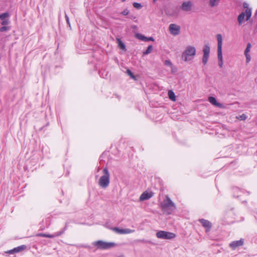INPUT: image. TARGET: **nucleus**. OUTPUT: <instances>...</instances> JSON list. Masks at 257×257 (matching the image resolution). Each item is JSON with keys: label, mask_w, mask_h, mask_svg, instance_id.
Masks as SVG:
<instances>
[{"label": "nucleus", "mask_w": 257, "mask_h": 257, "mask_svg": "<svg viewBox=\"0 0 257 257\" xmlns=\"http://www.w3.org/2000/svg\"><path fill=\"white\" fill-rule=\"evenodd\" d=\"M121 14L123 16H126L129 14V11L127 9H125L121 13Z\"/></svg>", "instance_id": "f704fd0d"}, {"label": "nucleus", "mask_w": 257, "mask_h": 257, "mask_svg": "<svg viewBox=\"0 0 257 257\" xmlns=\"http://www.w3.org/2000/svg\"><path fill=\"white\" fill-rule=\"evenodd\" d=\"M153 196V193L152 192H148L147 191L144 192L140 197V201L146 200L150 199Z\"/></svg>", "instance_id": "dca6fc26"}, {"label": "nucleus", "mask_w": 257, "mask_h": 257, "mask_svg": "<svg viewBox=\"0 0 257 257\" xmlns=\"http://www.w3.org/2000/svg\"><path fill=\"white\" fill-rule=\"evenodd\" d=\"M9 29V28L7 26H3L1 28H0V32H4L8 31Z\"/></svg>", "instance_id": "2f4dec72"}, {"label": "nucleus", "mask_w": 257, "mask_h": 257, "mask_svg": "<svg viewBox=\"0 0 257 257\" xmlns=\"http://www.w3.org/2000/svg\"><path fill=\"white\" fill-rule=\"evenodd\" d=\"M125 0H121L122 2H124Z\"/></svg>", "instance_id": "4c0bfd02"}, {"label": "nucleus", "mask_w": 257, "mask_h": 257, "mask_svg": "<svg viewBox=\"0 0 257 257\" xmlns=\"http://www.w3.org/2000/svg\"><path fill=\"white\" fill-rule=\"evenodd\" d=\"M243 7L246 8L245 11L246 13V21H248L251 16V9L248 8V5L247 3H243Z\"/></svg>", "instance_id": "6ab92c4d"}, {"label": "nucleus", "mask_w": 257, "mask_h": 257, "mask_svg": "<svg viewBox=\"0 0 257 257\" xmlns=\"http://www.w3.org/2000/svg\"><path fill=\"white\" fill-rule=\"evenodd\" d=\"M110 229L118 234H129L135 232V230L128 228L120 229L117 227L110 228Z\"/></svg>", "instance_id": "9d476101"}, {"label": "nucleus", "mask_w": 257, "mask_h": 257, "mask_svg": "<svg viewBox=\"0 0 257 257\" xmlns=\"http://www.w3.org/2000/svg\"><path fill=\"white\" fill-rule=\"evenodd\" d=\"M126 73L132 78H133L134 79H136L135 76L134 75L133 73L130 69H127L126 70Z\"/></svg>", "instance_id": "c85d7f7f"}, {"label": "nucleus", "mask_w": 257, "mask_h": 257, "mask_svg": "<svg viewBox=\"0 0 257 257\" xmlns=\"http://www.w3.org/2000/svg\"><path fill=\"white\" fill-rule=\"evenodd\" d=\"M117 41L118 43V46L119 48L125 51L126 48L125 44L123 43V42L119 38L117 39Z\"/></svg>", "instance_id": "4be33fe9"}, {"label": "nucleus", "mask_w": 257, "mask_h": 257, "mask_svg": "<svg viewBox=\"0 0 257 257\" xmlns=\"http://www.w3.org/2000/svg\"><path fill=\"white\" fill-rule=\"evenodd\" d=\"M9 23H10V20L9 19L7 20L3 21L1 23V24L3 25V26H7V25H8L9 24Z\"/></svg>", "instance_id": "7c9ffc66"}, {"label": "nucleus", "mask_w": 257, "mask_h": 257, "mask_svg": "<svg viewBox=\"0 0 257 257\" xmlns=\"http://www.w3.org/2000/svg\"><path fill=\"white\" fill-rule=\"evenodd\" d=\"M162 210L169 215L176 209V206L170 198L166 195L163 202L161 204Z\"/></svg>", "instance_id": "f257e3e1"}, {"label": "nucleus", "mask_w": 257, "mask_h": 257, "mask_svg": "<svg viewBox=\"0 0 257 257\" xmlns=\"http://www.w3.org/2000/svg\"><path fill=\"white\" fill-rule=\"evenodd\" d=\"M137 38L139 39V40L144 41V42H149L150 41H154L155 40L153 37H147L142 34H137L136 35Z\"/></svg>", "instance_id": "f3484780"}, {"label": "nucleus", "mask_w": 257, "mask_h": 257, "mask_svg": "<svg viewBox=\"0 0 257 257\" xmlns=\"http://www.w3.org/2000/svg\"><path fill=\"white\" fill-rule=\"evenodd\" d=\"M216 38L218 42L217 44V55L218 59V65L220 68L223 66V57L222 53V37L221 34H218L216 35Z\"/></svg>", "instance_id": "20e7f679"}, {"label": "nucleus", "mask_w": 257, "mask_h": 257, "mask_svg": "<svg viewBox=\"0 0 257 257\" xmlns=\"http://www.w3.org/2000/svg\"><path fill=\"white\" fill-rule=\"evenodd\" d=\"M234 197H238L239 195H236V196H235V194H234Z\"/></svg>", "instance_id": "e433bc0d"}, {"label": "nucleus", "mask_w": 257, "mask_h": 257, "mask_svg": "<svg viewBox=\"0 0 257 257\" xmlns=\"http://www.w3.org/2000/svg\"><path fill=\"white\" fill-rule=\"evenodd\" d=\"M133 5L134 8H136L137 9H140L142 7V5L140 3H137V2H134L133 4Z\"/></svg>", "instance_id": "cd10ccee"}, {"label": "nucleus", "mask_w": 257, "mask_h": 257, "mask_svg": "<svg viewBox=\"0 0 257 257\" xmlns=\"http://www.w3.org/2000/svg\"><path fill=\"white\" fill-rule=\"evenodd\" d=\"M243 243L244 239L243 238H241L238 240L232 241L231 243H229V246L232 249H235L237 247L243 245Z\"/></svg>", "instance_id": "f8f14e48"}, {"label": "nucleus", "mask_w": 257, "mask_h": 257, "mask_svg": "<svg viewBox=\"0 0 257 257\" xmlns=\"http://www.w3.org/2000/svg\"><path fill=\"white\" fill-rule=\"evenodd\" d=\"M137 243H152V241L148 240H146L145 239H137L135 241Z\"/></svg>", "instance_id": "393cba45"}, {"label": "nucleus", "mask_w": 257, "mask_h": 257, "mask_svg": "<svg viewBox=\"0 0 257 257\" xmlns=\"http://www.w3.org/2000/svg\"><path fill=\"white\" fill-rule=\"evenodd\" d=\"M245 16H246L245 12H242L238 15V18H237V21L238 22V25L239 26L242 25Z\"/></svg>", "instance_id": "aec40b11"}, {"label": "nucleus", "mask_w": 257, "mask_h": 257, "mask_svg": "<svg viewBox=\"0 0 257 257\" xmlns=\"http://www.w3.org/2000/svg\"><path fill=\"white\" fill-rule=\"evenodd\" d=\"M92 244L99 249H107L115 246L114 242H108L101 240L94 241Z\"/></svg>", "instance_id": "39448f33"}, {"label": "nucleus", "mask_w": 257, "mask_h": 257, "mask_svg": "<svg viewBox=\"0 0 257 257\" xmlns=\"http://www.w3.org/2000/svg\"><path fill=\"white\" fill-rule=\"evenodd\" d=\"M251 45L250 43H248L247 44V46H246V47L244 50V55L245 56V57H246V63H249V62L251 60V57H250V55H249V53L250 51V49H251Z\"/></svg>", "instance_id": "2eb2a0df"}, {"label": "nucleus", "mask_w": 257, "mask_h": 257, "mask_svg": "<svg viewBox=\"0 0 257 257\" xmlns=\"http://www.w3.org/2000/svg\"><path fill=\"white\" fill-rule=\"evenodd\" d=\"M210 51V46L208 44H205L203 48V56L202 58V63L205 65L207 64L209 57Z\"/></svg>", "instance_id": "0eeeda50"}, {"label": "nucleus", "mask_w": 257, "mask_h": 257, "mask_svg": "<svg viewBox=\"0 0 257 257\" xmlns=\"http://www.w3.org/2000/svg\"><path fill=\"white\" fill-rule=\"evenodd\" d=\"M156 236L159 238L172 239L176 237V234L172 232L160 230L157 232Z\"/></svg>", "instance_id": "423d86ee"}, {"label": "nucleus", "mask_w": 257, "mask_h": 257, "mask_svg": "<svg viewBox=\"0 0 257 257\" xmlns=\"http://www.w3.org/2000/svg\"><path fill=\"white\" fill-rule=\"evenodd\" d=\"M27 248L26 245H22L18 247H15L14 248L9 250L6 252L9 254H13L15 253L20 252L22 250H24Z\"/></svg>", "instance_id": "ddd939ff"}, {"label": "nucleus", "mask_w": 257, "mask_h": 257, "mask_svg": "<svg viewBox=\"0 0 257 257\" xmlns=\"http://www.w3.org/2000/svg\"><path fill=\"white\" fill-rule=\"evenodd\" d=\"M236 118L240 120H244L247 118V116L245 114H242L238 116H236Z\"/></svg>", "instance_id": "bb28decb"}, {"label": "nucleus", "mask_w": 257, "mask_h": 257, "mask_svg": "<svg viewBox=\"0 0 257 257\" xmlns=\"http://www.w3.org/2000/svg\"><path fill=\"white\" fill-rule=\"evenodd\" d=\"M198 221L201 224L202 226L205 228L206 232H209L212 227V223L208 220L205 219H199Z\"/></svg>", "instance_id": "6e6552de"}, {"label": "nucleus", "mask_w": 257, "mask_h": 257, "mask_svg": "<svg viewBox=\"0 0 257 257\" xmlns=\"http://www.w3.org/2000/svg\"><path fill=\"white\" fill-rule=\"evenodd\" d=\"M209 101L213 105L217 106L219 108H223V105L222 104L219 103L217 101L216 99L213 96H210L208 98Z\"/></svg>", "instance_id": "a211bd4d"}, {"label": "nucleus", "mask_w": 257, "mask_h": 257, "mask_svg": "<svg viewBox=\"0 0 257 257\" xmlns=\"http://www.w3.org/2000/svg\"><path fill=\"white\" fill-rule=\"evenodd\" d=\"M170 32L174 36L178 35L180 31V27L175 24H171L169 27Z\"/></svg>", "instance_id": "9b49d317"}, {"label": "nucleus", "mask_w": 257, "mask_h": 257, "mask_svg": "<svg viewBox=\"0 0 257 257\" xmlns=\"http://www.w3.org/2000/svg\"><path fill=\"white\" fill-rule=\"evenodd\" d=\"M74 246H76L78 248H91V246L88 244H80L77 245H74Z\"/></svg>", "instance_id": "a878e982"}, {"label": "nucleus", "mask_w": 257, "mask_h": 257, "mask_svg": "<svg viewBox=\"0 0 257 257\" xmlns=\"http://www.w3.org/2000/svg\"><path fill=\"white\" fill-rule=\"evenodd\" d=\"M118 257H124V256L123 255H120L118 256Z\"/></svg>", "instance_id": "c9c22d12"}, {"label": "nucleus", "mask_w": 257, "mask_h": 257, "mask_svg": "<svg viewBox=\"0 0 257 257\" xmlns=\"http://www.w3.org/2000/svg\"><path fill=\"white\" fill-rule=\"evenodd\" d=\"M233 193L234 194H235V193H242V191H241L240 190L239 188H238V187H234L233 188Z\"/></svg>", "instance_id": "473e14b6"}, {"label": "nucleus", "mask_w": 257, "mask_h": 257, "mask_svg": "<svg viewBox=\"0 0 257 257\" xmlns=\"http://www.w3.org/2000/svg\"><path fill=\"white\" fill-rule=\"evenodd\" d=\"M196 50L195 47L187 46L183 52L181 56L182 60L185 62H188L194 59L196 55Z\"/></svg>", "instance_id": "f03ea898"}, {"label": "nucleus", "mask_w": 257, "mask_h": 257, "mask_svg": "<svg viewBox=\"0 0 257 257\" xmlns=\"http://www.w3.org/2000/svg\"><path fill=\"white\" fill-rule=\"evenodd\" d=\"M65 19H66V23H67L68 26L70 28H71L70 23V21H69V17H68V16H67V15L66 14V13H65Z\"/></svg>", "instance_id": "c756f323"}, {"label": "nucleus", "mask_w": 257, "mask_h": 257, "mask_svg": "<svg viewBox=\"0 0 257 257\" xmlns=\"http://www.w3.org/2000/svg\"><path fill=\"white\" fill-rule=\"evenodd\" d=\"M103 175L101 176L98 181V185L102 188H107L110 182V175L107 168L103 169Z\"/></svg>", "instance_id": "7ed1b4c3"}, {"label": "nucleus", "mask_w": 257, "mask_h": 257, "mask_svg": "<svg viewBox=\"0 0 257 257\" xmlns=\"http://www.w3.org/2000/svg\"><path fill=\"white\" fill-rule=\"evenodd\" d=\"M153 51V46L152 45H149L147 48V50L143 52V55H146L150 53H151Z\"/></svg>", "instance_id": "5701e85b"}, {"label": "nucleus", "mask_w": 257, "mask_h": 257, "mask_svg": "<svg viewBox=\"0 0 257 257\" xmlns=\"http://www.w3.org/2000/svg\"><path fill=\"white\" fill-rule=\"evenodd\" d=\"M168 95L171 100H172L173 101H175L176 96H175L174 92L173 91H172V90L169 91Z\"/></svg>", "instance_id": "b1692460"}, {"label": "nucleus", "mask_w": 257, "mask_h": 257, "mask_svg": "<svg viewBox=\"0 0 257 257\" xmlns=\"http://www.w3.org/2000/svg\"><path fill=\"white\" fill-rule=\"evenodd\" d=\"M10 14L8 12H5L0 14V20L3 21L9 19Z\"/></svg>", "instance_id": "412c9836"}, {"label": "nucleus", "mask_w": 257, "mask_h": 257, "mask_svg": "<svg viewBox=\"0 0 257 257\" xmlns=\"http://www.w3.org/2000/svg\"><path fill=\"white\" fill-rule=\"evenodd\" d=\"M193 4L190 1L184 2L181 6V9L184 11L188 12L191 10Z\"/></svg>", "instance_id": "4468645a"}, {"label": "nucleus", "mask_w": 257, "mask_h": 257, "mask_svg": "<svg viewBox=\"0 0 257 257\" xmlns=\"http://www.w3.org/2000/svg\"><path fill=\"white\" fill-rule=\"evenodd\" d=\"M164 64L166 66H172V63L171 62V61L169 60H165V62H164Z\"/></svg>", "instance_id": "72a5a7b5"}, {"label": "nucleus", "mask_w": 257, "mask_h": 257, "mask_svg": "<svg viewBox=\"0 0 257 257\" xmlns=\"http://www.w3.org/2000/svg\"><path fill=\"white\" fill-rule=\"evenodd\" d=\"M66 229V227L63 229L62 230L59 231L57 232H55L53 234H45V233H39L37 234V236H41V237H46L48 238H54L56 237H58L62 235L65 231Z\"/></svg>", "instance_id": "1a4fd4ad"}]
</instances>
